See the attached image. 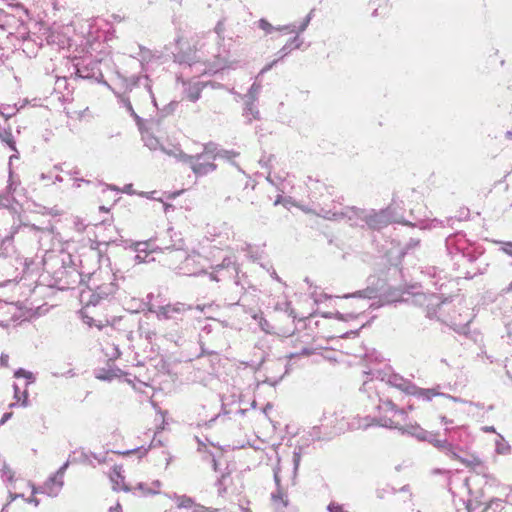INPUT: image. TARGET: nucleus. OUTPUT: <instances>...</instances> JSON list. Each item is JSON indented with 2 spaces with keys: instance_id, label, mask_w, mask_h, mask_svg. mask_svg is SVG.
<instances>
[{
  "instance_id": "62",
  "label": "nucleus",
  "mask_w": 512,
  "mask_h": 512,
  "mask_svg": "<svg viewBox=\"0 0 512 512\" xmlns=\"http://www.w3.org/2000/svg\"><path fill=\"white\" fill-rule=\"evenodd\" d=\"M204 308H205V306H201V305H197V306H196V309H197V310H199V311H201V312H203V311H204Z\"/></svg>"
},
{
  "instance_id": "12",
  "label": "nucleus",
  "mask_w": 512,
  "mask_h": 512,
  "mask_svg": "<svg viewBox=\"0 0 512 512\" xmlns=\"http://www.w3.org/2000/svg\"><path fill=\"white\" fill-rule=\"evenodd\" d=\"M76 74L83 79L97 78L100 75V70L96 62H90L87 65L76 64Z\"/></svg>"
},
{
  "instance_id": "54",
  "label": "nucleus",
  "mask_w": 512,
  "mask_h": 512,
  "mask_svg": "<svg viewBox=\"0 0 512 512\" xmlns=\"http://www.w3.org/2000/svg\"><path fill=\"white\" fill-rule=\"evenodd\" d=\"M81 182L89 183V181L75 177L74 178V187L79 188Z\"/></svg>"
},
{
  "instance_id": "5",
  "label": "nucleus",
  "mask_w": 512,
  "mask_h": 512,
  "mask_svg": "<svg viewBox=\"0 0 512 512\" xmlns=\"http://www.w3.org/2000/svg\"><path fill=\"white\" fill-rule=\"evenodd\" d=\"M177 260H181V264L170 262V268L175 270L178 274L187 276H197L205 273L204 264L205 259L198 253L187 254L186 252H177L175 254Z\"/></svg>"
},
{
  "instance_id": "28",
  "label": "nucleus",
  "mask_w": 512,
  "mask_h": 512,
  "mask_svg": "<svg viewBox=\"0 0 512 512\" xmlns=\"http://www.w3.org/2000/svg\"><path fill=\"white\" fill-rule=\"evenodd\" d=\"M0 139L6 143L12 150H16L15 141L10 129L0 126Z\"/></svg>"
},
{
  "instance_id": "19",
  "label": "nucleus",
  "mask_w": 512,
  "mask_h": 512,
  "mask_svg": "<svg viewBox=\"0 0 512 512\" xmlns=\"http://www.w3.org/2000/svg\"><path fill=\"white\" fill-rule=\"evenodd\" d=\"M231 266H234V261L230 257L224 258L221 264L212 268V272L209 274L210 279L219 282L221 280V277H219L220 272L224 269L230 268Z\"/></svg>"
},
{
  "instance_id": "3",
  "label": "nucleus",
  "mask_w": 512,
  "mask_h": 512,
  "mask_svg": "<svg viewBox=\"0 0 512 512\" xmlns=\"http://www.w3.org/2000/svg\"><path fill=\"white\" fill-rule=\"evenodd\" d=\"M162 150L179 161L189 164L192 171L197 176L207 175L216 169L214 160L219 154L216 153V148L213 144L206 145L202 153L194 156L183 153L178 147H174L171 150L162 148Z\"/></svg>"
},
{
  "instance_id": "45",
  "label": "nucleus",
  "mask_w": 512,
  "mask_h": 512,
  "mask_svg": "<svg viewBox=\"0 0 512 512\" xmlns=\"http://www.w3.org/2000/svg\"><path fill=\"white\" fill-rule=\"evenodd\" d=\"M9 309V304L0 299V315L6 314V310Z\"/></svg>"
},
{
  "instance_id": "13",
  "label": "nucleus",
  "mask_w": 512,
  "mask_h": 512,
  "mask_svg": "<svg viewBox=\"0 0 512 512\" xmlns=\"http://www.w3.org/2000/svg\"><path fill=\"white\" fill-rule=\"evenodd\" d=\"M320 213L324 218L335 220L348 217V219L352 221V216L350 215V213L358 216V211H356L354 208L349 207L342 208L341 210H326L322 208Z\"/></svg>"
},
{
  "instance_id": "31",
  "label": "nucleus",
  "mask_w": 512,
  "mask_h": 512,
  "mask_svg": "<svg viewBox=\"0 0 512 512\" xmlns=\"http://www.w3.org/2000/svg\"><path fill=\"white\" fill-rule=\"evenodd\" d=\"M301 42H298V38H294L291 42L287 43L282 47V49L278 52L280 54V59L284 58L288 55L292 49L299 48Z\"/></svg>"
},
{
  "instance_id": "33",
  "label": "nucleus",
  "mask_w": 512,
  "mask_h": 512,
  "mask_svg": "<svg viewBox=\"0 0 512 512\" xmlns=\"http://www.w3.org/2000/svg\"><path fill=\"white\" fill-rule=\"evenodd\" d=\"M14 377L15 378H21V377L25 378L27 380L25 385H27V386H29L30 384H32L35 381L33 374L29 371H26L25 369H22V368H19L18 370L15 371Z\"/></svg>"
},
{
  "instance_id": "51",
  "label": "nucleus",
  "mask_w": 512,
  "mask_h": 512,
  "mask_svg": "<svg viewBox=\"0 0 512 512\" xmlns=\"http://www.w3.org/2000/svg\"><path fill=\"white\" fill-rule=\"evenodd\" d=\"M82 313V317H83V320L86 324H88L89 326H92L93 324V319L87 315H84V311L81 312Z\"/></svg>"
},
{
  "instance_id": "21",
  "label": "nucleus",
  "mask_w": 512,
  "mask_h": 512,
  "mask_svg": "<svg viewBox=\"0 0 512 512\" xmlns=\"http://www.w3.org/2000/svg\"><path fill=\"white\" fill-rule=\"evenodd\" d=\"M495 452L499 455H508L511 452L510 444L501 434H497L495 439Z\"/></svg>"
},
{
  "instance_id": "64",
  "label": "nucleus",
  "mask_w": 512,
  "mask_h": 512,
  "mask_svg": "<svg viewBox=\"0 0 512 512\" xmlns=\"http://www.w3.org/2000/svg\"><path fill=\"white\" fill-rule=\"evenodd\" d=\"M507 291H512V282L509 284V286L507 287Z\"/></svg>"
},
{
  "instance_id": "10",
  "label": "nucleus",
  "mask_w": 512,
  "mask_h": 512,
  "mask_svg": "<svg viewBox=\"0 0 512 512\" xmlns=\"http://www.w3.org/2000/svg\"><path fill=\"white\" fill-rule=\"evenodd\" d=\"M134 251L136 252L135 260L138 263L154 261L155 258H149L150 254L155 252L156 250L152 247L151 242H137L134 244Z\"/></svg>"
},
{
  "instance_id": "61",
  "label": "nucleus",
  "mask_w": 512,
  "mask_h": 512,
  "mask_svg": "<svg viewBox=\"0 0 512 512\" xmlns=\"http://www.w3.org/2000/svg\"><path fill=\"white\" fill-rule=\"evenodd\" d=\"M211 462H212L214 470H216L217 469V462H216L214 457L211 458Z\"/></svg>"
},
{
  "instance_id": "9",
  "label": "nucleus",
  "mask_w": 512,
  "mask_h": 512,
  "mask_svg": "<svg viewBox=\"0 0 512 512\" xmlns=\"http://www.w3.org/2000/svg\"><path fill=\"white\" fill-rule=\"evenodd\" d=\"M361 218L366 220V223L373 229H381L391 222V214L388 210H381L369 215H362Z\"/></svg>"
},
{
  "instance_id": "60",
  "label": "nucleus",
  "mask_w": 512,
  "mask_h": 512,
  "mask_svg": "<svg viewBox=\"0 0 512 512\" xmlns=\"http://www.w3.org/2000/svg\"><path fill=\"white\" fill-rule=\"evenodd\" d=\"M373 387H375V386H374V385H371V383H369V382H365V383H364V388H365V389H371V388H373Z\"/></svg>"
},
{
  "instance_id": "23",
  "label": "nucleus",
  "mask_w": 512,
  "mask_h": 512,
  "mask_svg": "<svg viewBox=\"0 0 512 512\" xmlns=\"http://www.w3.org/2000/svg\"><path fill=\"white\" fill-rule=\"evenodd\" d=\"M111 480L113 482V489L114 490H124V491H130L131 489L124 484V476L120 473L119 470L116 468L113 470V473L111 475Z\"/></svg>"
},
{
  "instance_id": "15",
  "label": "nucleus",
  "mask_w": 512,
  "mask_h": 512,
  "mask_svg": "<svg viewBox=\"0 0 512 512\" xmlns=\"http://www.w3.org/2000/svg\"><path fill=\"white\" fill-rule=\"evenodd\" d=\"M66 229L75 232L78 235H81L85 232L88 224L86 220L79 216H70L66 219Z\"/></svg>"
},
{
  "instance_id": "41",
  "label": "nucleus",
  "mask_w": 512,
  "mask_h": 512,
  "mask_svg": "<svg viewBox=\"0 0 512 512\" xmlns=\"http://www.w3.org/2000/svg\"><path fill=\"white\" fill-rule=\"evenodd\" d=\"M501 250L509 256H512V242L502 243Z\"/></svg>"
},
{
  "instance_id": "37",
  "label": "nucleus",
  "mask_w": 512,
  "mask_h": 512,
  "mask_svg": "<svg viewBox=\"0 0 512 512\" xmlns=\"http://www.w3.org/2000/svg\"><path fill=\"white\" fill-rule=\"evenodd\" d=\"M223 228L225 230L224 233L219 232L218 234H215V236H217L219 238H224L225 240H230L231 238L233 239L234 232L231 230V228L228 227L227 225H223Z\"/></svg>"
},
{
  "instance_id": "6",
  "label": "nucleus",
  "mask_w": 512,
  "mask_h": 512,
  "mask_svg": "<svg viewBox=\"0 0 512 512\" xmlns=\"http://www.w3.org/2000/svg\"><path fill=\"white\" fill-rule=\"evenodd\" d=\"M445 434L449 437L451 443L454 444L455 451L463 450L472 443V437L465 426L445 429Z\"/></svg>"
},
{
  "instance_id": "38",
  "label": "nucleus",
  "mask_w": 512,
  "mask_h": 512,
  "mask_svg": "<svg viewBox=\"0 0 512 512\" xmlns=\"http://www.w3.org/2000/svg\"><path fill=\"white\" fill-rule=\"evenodd\" d=\"M17 186L18 183L13 179V176L10 173L7 190L5 193L13 196V192L16 190Z\"/></svg>"
},
{
  "instance_id": "35",
  "label": "nucleus",
  "mask_w": 512,
  "mask_h": 512,
  "mask_svg": "<svg viewBox=\"0 0 512 512\" xmlns=\"http://www.w3.org/2000/svg\"><path fill=\"white\" fill-rule=\"evenodd\" d=\"M14 202V197L4 193H0V207L1 208H9L12 206Z\"/></svg>"
},
{
  "instance_id": "11",
  "label": "nucleus",
  "mask_w": 512,
  "mask_h": 512,
  "mask_svg": "<svg viewBox=\"0 0 512 512\" xmlns=\"http://www.w3.org/2000/svg\"><path fill=\"white\" fill-rule=\"evenodd\" d=\"M162 483L159 480H153L150 483L140 482L134 488V493L139 496L156 495L160 493Z\"/></svg>"
},
{
  "instance_id": "8",
  "label": "nucleus",
  "mask_w": 512,
  "mask_h": 512,
  "mask_svg": "<svg viewBox=\"0 0 512 512\" xmlns=\"http://www.w3.org/2000/svg\"><path fill=\"white\" fill-rule=\"evenodd\" d=\"M54 95L59 102L66 104L73 99V90L69 88L66 77H58L55 82Z\"/></svg>"
},
{
  "instance_id": "48",
  "label": "nucleus",
  "mask_w": 512,
  "mask_h": 512,
  "mask_svg": "<svg viewBox=\"0 0 512 512\" xmlns=\"http://www.w3.org/2000/svg\"><path fill=\"white\" fill-rule=\"evenodd\" d=\"M116 376H118L116 373L107 374V375L98 374L97 378L103 379V380H110V379H112L113 377H116Z\"/></svg>"
},
{
  "instance_id": "1",
  "label": "nucleus",
  "mask_w": 512,
  "mask_h": 512,
  "mask_svg": "<svg viewBox=\"0 0 512 512\" xmlns=\"http://www.w3.org/2000/svg\"><path fill=\"white\" fill-rule=\"evenodd\" d=\"M377 408L379 411L377 421L380 426L397 429L402 434H409L418 440L428 441L451 458L460 459L448 436L446 439H438L436 433L424 430L417 423H407L408 415L406 411L397 409L396 405L389 399L383 400L380 398Z\"/></svg>"
},
{
  "instance_id": "18",
  "label": "nucleus",
  "mask_w": 512,
  "mask_h": 512,
  "mask_svg": "<svg viewBox=\"0 0 512 512\" xmlns=\"http://www.w3.org/2000/svg\"><path fill=\"white\" fill-rule=\"evenodd\" d=\"M389 384L407 394L414 391V384L399 375H392L389 378Z\"/></svg>"
},
{
  "instance_id": "57",
  "label": "nucleus",
  "mask_w": 512,
  "mask_h": 512,
  "mask_svg": "<svg viewBox=\"0 0 512 512\" xmlns=\"http://www.w3.org/2000/svg\"><path fill=\"white\" fill-rule=\"evenodd\" d=\"M481 429H482V431H484V432H493V433H495V432H496V431H495V428H494L493 426H484V427H482Z\"/></svg>"
},
{
  "instance_id": "44",
  "label": "nucleus",
  "mask_w": 512,
  "mask_h": 512,
  "mask_svg": "<svg viewBox=\"0 0 512 512\" xmlns=\"http://www.w3.org/2000/svg\"><path fill=\"white\" fill-rule=\"evenodd\" d=\"M310 20H311V13H309L307 15V17L305 18L304 22L300 25L299 32H303L306 29V27L308 26Z\"/></svg>"
},
{
  "instance_id": "53",
  "label": "nucleus",
  "mask_w": 512,
  "mask_h": 512,
  "mask_svg": "<svg viewBox=\"0 0 512 512\" xmlns=\"http://www.w3.org/2000/svg\"><path fill=\"white\" fill-rule=\"evenodd\" d=\"M109 512H122V507L117 503L115 506L110 507Z\"/></svg>"
},
{
  "instance_id": "43",
  "label": "nucleus",
  "mask_w": 512,
  "mask_h": 512,
  "mask_svg": "<svg viewBox=\"0 0 512 512\" xmlns=\"http://www.w3.org/2000/svg\"><path fill=\"white\" fill-rule=\"evenodd\" d=\"M261 85L259 83H253L249 92L252 96L258 94L260 92Z\"/></svg>"
},
{
  "instance_id": "17",
  "label": "nucleus",
  "mask_w": 512,
  "mask_h": 512,
  "mask_svg": "<svg viewBox=\"0 0 512 512\" xmlns=\"http://www.w3.org/2000/svg\"><path fill=\"white\" fill-rule=\"evenodd\" d=\"M332 418L333 415L329 417L324 415L323 423L321 424V426L327 431L328 435L340 433L344 426L342 420L338 421V419L335 418L334 421Z\"/></svg>"
},
{
  "instance_id": "29",
  "label": "nucleus",
  "mask_w": 512,
  "mask_h": 512,
  "mask_svg": "<svg viewBox=\"0 0 512 512\" xmlns=\"http://www.w3.org/2000/svg\"><path fill=\"white\" fill-rule=\"evenodd\" d=\"M308 188L314 194L313 197L317 198L316 194L320 192L322 189L327 190V187L324 183H321L319 180H314L312 177H308V182L306 183Z\"/></svg>"
},
{
  "instance_id": "27",
  "label": "nucleus",
  "mask_w": 512,
  "mask_h": 512,
  "mask_svg": "<svg viewBox=\"0 0 512 512\" xmlns=\"http://www.w3.org/2000/svg\"><path fill=\"white\" fill-rule=\"evenodd\" d=\"M142 139H143L145 145L150 150H157L158 148H160L159 140L157 138H155L154 136H152L148 131L142 132Z\"/></svg>"
},
{
  "instance_id": "25",
  "label": "nucleus",
  "mask_w": 512,
  "mask_h": 512,
  "mask_svg": "<svg viewBox=\"0 0 512 512\" xmlns=\"http://www.w3.org/2000/svg\"><path fill=\"white\" fill-rule=\"evenodd\" d=\"M272 502L276 509H281L287 506L286 495L280 490V488H278L275 493H272Z\"/></svg>"
},
{
  "instance_id": "58",
  "label": "nucleus",
  "mask_w": 512,
  "mask_h": 512,
  "mask_svg": "<svg viewBox=\"0 0 512 512\" xmlns=\"http://www.w3.org/2000/svg\"><path fill=\"white\" fill-rule=\"evenodd\" d=\"M69 175L73 176L74 178L76 177V175L79 174V171L77 168H74L73 170L69 171L68 172Z\"/></svg>"
},
{
  "instance_id": "47",
  "label": "nucleus",
  "mask_w": 512,
  "mask_h": 512,
  "mask_svg": "<svg viewBox=\"0 0 512 512\" xmlns=\"http://www.w3.org/2000/svg\"><path fill=\"white\" fill-rule=\"evenodd\" d=\"M215 32L220 36L224 32V25L219 21L215 27Z\"/></svg>"
},
{
  "instance_id": "26",
  "label": "nucleus",
  "mask_w": 512,
  "mask_h": 512,
  "mask_svg": "<svg viewBox=\"0 0 512 512\" xmlns=\"http://www.w3.org/2000/svg\"><path fill=\"white\" fill-rule=\"evenodd\" d=\"M172 499L175 500L178 508L190 509L194 506V500L186 495L178 496L175 494Z\"/></svg>"
},
{
  "instance_id": "16",
  "label": "nucleus",
  "mask_w": 512,
  "mask_h": 512,
  "mask_svg": "<svg viewBox=\"0 0 512 512\" xmlns=\"http://www.w3.org/2000/svg\"><path fill=\"white\" fill-rule=\"evenodd\" d=\"M165 255L164 262L170 268V262H175L176 264H181V260H177V256L175 254L177 252H185L183 249V240H179L178 245H173V247H165L162 251Z\"/></svg>"
},
{
  "instance_id": "42",
  "label": "nucleus",
  "mask_w": 512,
  "mask_h": 512,
  "mask_svg": "<svg viewBox=\"0 0 512 512\" xmlns=\"http://www.w3.org/2000/svg\"><path fill=\"white\" fill-rule=\"evenodd\" d=\"M440 420H441L442 425H444V427H445L444 430L447 429V428H454L452 426L453 420L448 419L445 416H441Z\"/></svg>"
},
{
  "instance_id": "63",
  "label": "nucleus",
  "mask_w": 512,
  "mask_h": 512,
  "mask_svg": "<svg viewBox=\"0 0 512 512\" xmlns=\"http://www.w3.org/2000/svg\"><path fill=\"white\" fill-rule=\"evenodd\" d=\"M55 180H56V181H58V182H62V181H63V178H62L61 176H59V175H58V176H56Z\"/></svg>"
},
{
  "instance_id": "56",
  "label": "nucleus",
  "mask_w": 512,
  "mask_h": 512,
  "mask_svg": "<svg viewBox=\"0 0 512 512\" xmlns=\"http://www.w3.org/2000/svg\"><path fill=\"white\" fill-rule=\"evenodd\" d=\"M224 68H225V65H224V64H222V63H219V64H217L216 66H214V67L211 69V71H212V72H218V71H220V70H222V69H224Z\"/></svg>"
},
{
  "instance_id": "22",
  "label": "nucleus",
  "mask_w": 512,
  "mask_h": 512,
  "mask_svg": "<svg viewBox=\"0 0 512 512\" xmlns=\"http://www.w3.org/2000/svg\"><path fill=\"white\" fill-rule=\"evenodd\" d=\"M410 395L417 396L420 399L430 401L434 396L440 395L435 389H423L414 385V391Z\"/></svg>"
},
{
  "instance_id": "36",
  "label": "nucleus",
  "mask_w": 512,
  "mask_h": 512,
  "mask_svg": "<svg viewBox=\"0 0 512 512\" xmlns=\"http://www.w3.org/2000/svg\"><path fill=\"white\" fill-rule=\"evenodd\" d=\"M200 91H201V89L198 85L191 86V87H189V89L187 91V97L191 101L195 102L200 97Z\"/></svg>"
},
{
  "instance_id": "20",
  "label": "nucleus",
  "mask_w": 512,
  "mask_h": 512,
  "mask_svg": "<svg viewBox=\"0 0 512 512\" xmlns=\"http://www.w3.org/2000/svg\"><path fill=\"white\" fill-rule=\"evenodd\" d=\"M377 297V291L374 288H366L364 290L357 291L352 294H346L343 298H359L364 300H372Z\"/></svg>"
},
{
  "instance_id": "32",
  "label": "nucleus",
  "mask_w": 512,
  "mask_h": 512,
  "mask_svg": "<svg viewBox=\"0 0 512 512\" xmlns=\"http://www.w3.org/2000/svg\"><path fill=\"white\" fill-rule=\"evenodd\" d=\"M486 508L478 502L469 501L459 512H484Z\"/></svg>"
},
{
  "instance_id": "14",
  "label": "nucleus",
  "mask_w": 512,
  "mask_h": 512,
  "mask_svg": "<svg viewBox=\"0 0 512 512\" xmlns=\"http://www.w3.org/2000/svg\"><path fill=\"white\" fill-rule=\"evenodd\" d=\"M13 390H14L13 398L15 401L10 404V407H15V406L26 407V406H28V404H29L28 386L24 385L23 387H20L19 385L14 384Z\"/></svg>"
},
{
  "instance_id": "4",
  "label": "nucleus",
  "mask_w": 512,
  "mask_h": 512,
  "mask_svg": "<svg viewBox=\"0 0 512 512\" xmlns=\"http://www.w3.org/2000/svg\"><path fill=\"white\" fill-rule=\"evenodd\" d=\"M93 459H95L98 463H103L104 458L97 457L94 453H86L84 451H75L73 455L69 457V459L58 469L55 475L44 484L43 492L48 494L49 496H56L60 492L63 486V477L66 469L68 468L70 463L74 462H83L88 465L94 466Z\"/></svg>"
},
{
  "instance_id": "40",
  "label": "nucleus",
  "mask_w": 512,
  "mask_h": 512,
  "mask_svg": "<svg viewBox=\"0 0 512 512\" xmlns=\"http://www.w3.org/2000/svg\"><path fill=\"white\" fill-rule=\"evenodd\" d=\"M120 355V351L118 347L111 346V352H106V356L109 357V359H115Z\"/></svg>"
},
{
  "instance_id": "39",
  "label": "nucleus",
  "mask_w": 512,
  "mask_h": 512,
  "mask_svg": "<svg viewBox=\"0 0 512 512\" xmlns=\"http://www.w3.org/2000/svg\"><path fill=\"white\" fill-rule=\"evenodd\" d=\"M327 509L329 512H345L343 506L335 502H331Z\"/></svg>"
},
{
  "instance_id": "7",
  "label": "nucleus",
  "mask_w": 512,
  "mask_h": 512,
  "mask_svg": "<svg viewBox=\"0 0 512 512\" xmlns=\"http://www.w3.org/2000/svg\"><path fill=\"white\" fill-rule=\"evenodd\" d=\"M191 309L192 306L177 302L160 306L156 311V316L158 319H175L178 315H181Z\"/></svg>"
},
{
  "instance_id": "50",
  "label": "nucleus",
  "mask_w": 512,
  "mask_h": 512,
  "mask_svg": "<svg viewBox=\"0 0 512 512\" xmlns=\"http://www.w3.org/2000/svg\"><path fill=\"white\" fill-rule=\"evenodd\" d=\"M8 362H9V356L7 354H2L0 357L1 365L8 366Z\"/></svg>"
},
{
  "instance_id": "46",
  "label": "nucleus",
  "mask_w": 512,
  "mask_h": 512,
  "mask_svg": "<svg viewBox=\"0 0 512 512\" xmlns=\"http://www.w3.org/2000/svg\"><path fill=\"white\" fill-rule=\"evenodd\" d=\"M278 60H274L273 62L267 64L264 68H262V70L260 71V75L266 73L267 71H269L276 63H277Z\"/></svg>"
},
{
  "instance_id": "59",
  "label": "nucleus",
  "mask_w": 512,
  "mask_h": 512,
  "mask_svg": "<svg viewBox=\"0 0 512 512\" xmlns=\"http://www.w3.org/2000/svg\"><path fill=\"white\" fill-rule=\"evenodd\" d=\"M11 414L10 413H5L2 417V420H1V424L5 423V421L10 418Z\"/></svg>"
},
{
  "instance_id": "49",
  "label": "nucleus",
  "mask_w": 512,
  "mask_h": 512,
  "mask_svg": "<svg viewBox=\"0 0 512 512\" xmlns=\"http://www.w3.org/2000/svg\"><path fill=\"white\" fill-rule=\"evenodd\" d=\"M125 106L127 107L128 111L131 113V115L134 116L136 119H138V116L135 114V112H134V110L132 108V105L129 102V100H125Z\"/></svg>"
},
{
  "instance_id": "30",
  "label": "nucleus",
  "mask_w": 512,
  "mask_h": 512,
  "mask_svg": "<svg viewBox=\"0 0 512 512\" xmlns=\"http://www.w3.org/2000/svg\"><path fill=\"white\" fill-rule=\"evenodd\" d=\"M465 242L466 241L464 239V236L461 235V234H456L453 237H449L448 240H447V244L448 245L455 244L457 250H459L461 252H464V250H465V246H464Z\"/></svg>"
},
{
  "instance_id": "24",
  "label": "nucleus",
  "mask_w": 512,
  "mask_h": 512,
  "mask_svg": "<svg viewBox=\"0 0 512 512\" xmlns=\"http://www.w3.org/2000/svg\"><path fill=\"white\" fill-rule=\"evenodd\" d=\"M258 26H259V28L264 30L267 34L272 33L274 30H287L289 32H294L295 31V26L294 25H287V26H283V27H279V28H274L265 19H260L259 22H258Z\"/></svg>"
},
{
  "instance_id": "52",
  "label": "nucleus",
  "mask_w": 512,
  "mask_h": 512,
  "mask_svg": "<svg viewBox=\"0 0 512 512\" xmlns=\"http://www.w3.org/2000/svg\"><path fill=\"white\" fill-rule=\"evenodd\" d=\"M274 480H275V483H276L277 487L279 488V486H280L279 469H275L274 470Z\"/></svg>"
},
{
  "instance_id": "34",
  "label": "nucleus",
  "mask_w": 512,
  "mask_h": 512,
  "mask_svg": "<svg viewBox=\"0 0 512 512\" xmlns=\"http://www.w3.org/2000/svg\"><path fill=\"white\" fill-rule=\"evenodd\" d=\"M245 116L247 117L248 121H252L253 119L258 118L259 111L257 110L253 103L247 104V107L245 109Z\"/></svg>"
},
{
  "instance_id": "55",
  "label": "nucleus",
  "mask_w": 512,
  "mask_h": 512,
  "mask_svg": "<svg viewBox=\"0 0 512 512\" xmlns=\"http://www.w3.org/2000/svg\"><path fill=\"white\" fill-rule=\"evenodd\" d=\"M369 426H371V422H370V420L368 418H365L364 422L359 424V428H364L365 429V428H367Z\"/></svg>"
},
{
  "instance_id": "2",
  "label": "nucleus",
  "mask_w": 512,
  "mask_h": 512,
  "mask_svg": "<svg viewBox=\"0 0 512 512\" xmlns=\"http://www.w3.org/2000/svg\"><path fill=\"white\" fill-rule=\"evenodd\" d=\"M115 273L109 267H100L88 279V291H82L80 298L87 306L97 305L117 290Z\"/></svg>"
}]
</instances>
